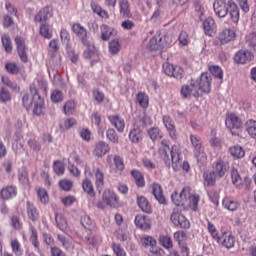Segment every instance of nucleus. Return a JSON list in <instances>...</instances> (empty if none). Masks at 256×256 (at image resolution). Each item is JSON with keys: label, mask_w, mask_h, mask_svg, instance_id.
Returning <instances> with one entry per match:
<instances>
[{"label": "nucleus", "mask_w": 256, "mask_h": 256, "mask_svg": "<svg viewBox=\"0 0 256 256\" xmlns=\"http://www.w3.org/2000/svg\"><path fill=\"white\" fill-rule=\"evenodd\" d=\"M158 153L167 167H172L174 171H179L181 167V147L173 145L169 148V142L162 140Z\"/></svg>", "instance_id": "1"}, {"label": "nucleus", "mask_w": 256, "mask_h": 256, "mask_svg": "<svg viewBox=\"0 0 256 256\" xmlns=\"http://www.w3.org/2000/svg\"><path fill=\"white\" fill-rule=\"evenodd\" d=\"M213 9L217 17L223 18L229 15L233 23H239V7L233 1L215 0Z\"/></svg>", "instance_id": "2"}, {"label": "nucleus", "mask_w": 256, "mask_h": 256, "mask_svg": "<svg viewBox=\"0 0 256 256\" xmlns=\"http://www.w3.org/2000/svg\"><path fill=\"white\" fill-rule=\"evenodd\" d=\"M153 121H151V117L147 116V114L142 113L138 117L135 118V122L133 125V129L129 132V140L131 143H139L143 140V130L145 127L151 125Z\"/></svg>", "instance_id": "3"}, {"label": "nucleus", "mask_w": 256, "mask_h": 256, "mask_svg": "<svg viewBox=\"0 0 256 256\" xmlns=\"http://www.w3.org/2000/svg\"><path fill=\"white\" fill-rule=\"evenodd\" d=\"M119 204V196L115 194L113 190H105L102 194V200H99L96 203V207L98 209H106L110 207L111 209H118Z\"/></svg>", "instance_id": "4"}, {"label": "nucleus", "mask_w": 256, "mask_h": 256, "mask_svg": "<svg viewBox=\"0 0 256 256\" xmlns=\"http://www.w3.org/2000/svg\"><path fill=\"white\" fill-rule=\"evenodd\" d=\"M236 37L237 33L235 32V30L231 28H225L216 36L214 45H216L217 47H222V45H227L228 43H231V41L236 39Z\"/></svg>", "instance_id": "5"}, {"label": "nucleus", "mask_w": 256, "mask_h": 256, "mask_svg": "<svg viewBox=\"0 0 256 256\" xmlns=\"http://www.w3.org/2000/svg\"><path fill=\"white\" fill-rule=\"evenodd\" d=\"M30 93L33 95V99H37V101L34 102V115H37L40 117V115H43V105H45V102L43 101V98L39 95V92L37 91V86L35 84L30 85Z\"/></svg>", "instance_id": "6"}, {"label": "nucleus", "mask_w": 256, "mask_h": 256, "mask_svg": "<svg viewBox=\"0 0 256 256\" xmlns=\"http://www.w3.org/2000/svg\"><path fill=\"white\" fill-rule=\"evenodd\" d=\"M190 191L191 188L186 186L182 189L180 194L174 192L171 195V199L174 205H176L177 207H185V205H187V197H190Z\"/></svg>", "instance_id": "7"}, {"label": "nucleus", "mask_w": 256, "mask_h": 256, "mask_svg": "<svg viewBox=\"0 0 256 256\" xmlns=\"http://www.w3.org/2000/svg\"><path fill=\"white\" fill-rule=\"evenodd\" d=\"M170 220L175 227H179L180 229H189L191 227V222H189L187 217L179 213V211L174 210L170 215Z\"/></svg>", "instance_id": "8"}, {"label": "nucleus", "mask_w": 256, "mask_h": 256, "mask_svg": "<svg viewBox=\"0 0 256 256\" xmlns=\"http://www.w3.org/2000/svg\"><path fill=\"white\" fill-rule=\"evenodd\" d=\"M72 31L82 44L89 46V33L85 27L79 23H74L72 25Z\"/></svg>", "instance_id": "9"}, {"label": "nucleus", "mask_w": 256, "mask_h": 256, "mask_svg": "<svg viewBox=\"0 0 256 256\" xmlns=\"http://www.w3.org/2000/svg\"><path fill=\"white\" fill-rule=\"evenodd\" d=\"M163 70L168 77H174V79H183V75L185 74V70L180 66H173L169 63L163 65Z\"/></svg>", "instance_id": "10"}, {"label": "nucleus", "mask_w": 256, "mask_h": 256, "mask_svg": "<svg viewBox=\"0 0 256 256\" xmlns=\"http://www.w3.org/2000/svg\"><path fill=\"white\" fill-rule=\"evenodd\" d=\"M243 123L235 114H230L226 119V127L230 130L232 135H239V132H236L233 129H241Z\"/></svg>", "instance_id": "11"}, {"label": "nucleus", "mask_w": 256, "mask_h": 256, "mask_svg": "<svg viewBox=\"0 0 256 256\" xmlns=\"http://www.w3.org/2000/svg\"><path fill=\"white\" fill-rule=\"evenodd\" d=\"M216 241L226 249H232V247H235V237H233L231 232H222V235L219 236V239H216Z\"/></svg>", "instance_id": "12"}, {"label": "nucleus", "mask_w": 256, "mask_h": 256, "mask_svg": "<svg viewBox=\"0 0 256 256\" xmlns=\"http://www.w3.org/2000/svg\"><path fill=\"white\" fill-rule=\"evenodd\" d=\"M213 79L211 78V74L209 73H202L199 80L198 84L200 85V90L201 93H211V81Z\"/></svg>", "instance_id": "13"}, {"label": "nucleus", "mask_w": 256, "mask_h": 256, "mask_svg": "<svg viewBox=\"0 0 256 256\" xmlns=\"http://www.w3.org/2000/svg\"><path fill=\"white\" fill-rule=\"evenodd\" d=\"M15 43L21 61H23V63H27V61H29V57L27 56V47L25 46V40L22 37L17 36L15 38Z\"/></svg>", "instance_id": "14"}, {"label": "nucleus", "mask_w": 256, "mask_h": 256, "mask_svg": "<svg viewBox=\"0 0 256 256\" xmlns=\"http://www.w3.org/2000/svg\"><path fill=\"white\" fill-rule=\"evenodd\" d=\"M109 151H111L109 144H107V142L99 141L95 144L93 155H95V157H105Z\"/></svg>", "instance_id": "15"}, {"label": "nucleus", "mask_w": 256, "mask_h": 256, "mask_svg": "<svg viewBox=\"0 0 256 256\" xmlns=\"http://www.w3.org/2000/svg\"><path fill=\"white\" fill-rule=\"evenodd\" d=\"M163 124L167 129L171 139L175 141L177 139V130L175 129V122L171 119V116H163L162 118Z\"/></svg>", "instance_id": "16"}, {"label": "nucleus", "mask_w": 256, "mask_h": 256, "mask_svg": "<svg viewBox=\"0 0 256 256\" xmlns=\"http://www.w3.org/2000/svg\"><path fill=\"white\" fill-rule=\"evenodd\" d=\"M253 59V54L247 50H240L234 56L235 63L240 65H245V63L251 61Z\"/></svg>", "instance_id": "17"}, {"label": "nucleus", "mask_w": 256, "mask_h": 256, "mask_svg": "<svg viewBox=\"0 0 256 256\" xmlns=\"http://www.w3.org/2000/svg\"><path fill=\"white\" fill-rule=\"evenodd\" d=\"M135 225L142 231H148V229H151V220L147 216L139 214L135 217Z\"/></svg>", "instance_id": "18"}, {"label": "nucleus", "mask_w": 256, "mask_h": 256, "mask_svg": "<svg viewBox=\"0 0 256 256\" xmlns=\"http://www.w3.org/2000/svg\"><path fill=\"white\" fill-rule=\"evenodd\" d=\"M51 17H53V8L46 6L36 14L34 20L41 23L43 21H47V19Z\"/></svg>", "instance_id": "19"}, {"label": "nucleus", "mask_w": 256, "mask_h": 256, "mask_svg": "<svg viewBox=\"0 0 256 256\" xmlns=\"http://www.w3.org/2000/svg\"><path fill=\"white\" fill-rule=\"evenodd\" d=\"M203 29L205 35H208V37H213V35H215V29H217V26L215 25V20L211 17L204 20Z\"/></svg>", "instance_id": "20"}, {"label": "nucleus", "mask_w": 256, "mask_h": 256, "mask_svg": "<svg viewBox=\"0 0 256 256\" xmlns=\"http://www.w3.org/2000/svg\"><path fill=\"white\" fill-rule=\"evenodd\" d=\"M152 193L156 201H158V203H160L161 205H165L166 203L165 195H163V188L159 184L154 183L152 185Z\"/></svg>", "instance_id": "21"}, {"label": "nucleus", "mask_w": 256, "mask_h": 256, "mask_svg": "<svg viewBox=\"0 0 256 256\" xmlns=\"http://www.w3.org/2000/svg\"><path fill=\"white\" fill-rule=\"evenodd\" d=\"M190 141L192 147L201 155V157H205V153L203 152V141L201 137L197 135H190Z\"/></svg>", "instance_id": "22"}, {"label": "nucleus", "mask_w": 256, "mask_h": 256, "mask_svg": "<svg viewBox=\"0 0 256 256\" xmlns=\"http://www.w3.org/2000/svg\"><path fill=\"white\" fill-rule=\"evenodd\" d=\"M109 121L118 131V133H123L125 131V120H123L118 115L109 116Z\"/></svg>", "instance_id": "23"}, {"label": "nucleus", "mask_w": 256, "mask_h": 256, "mask_svg": "<svg viewBox=\"0 0 256 256\" xmlns=\"http://www.w3.org/2000/svg\"><path fill=\"white\" fill-rule=\"evenodd\" d=\"M26 209H27V215L30 221H33V223H36V221H39V211L37 210V207L33 205L31 202H26Z\"/></svg>", "instance_id": "24"}, {"label": "nucleus", "mask_w": 256, "mask_h": 256, "mask_svg": "<svg viewBox=\"0 0 256 256\" xmlns=\"http://www.w3.org/2000/svg\"><path fill=\"white\" fill-rule=\"evenodd\" d=\"M162 38L160 34H156L148 43V48L150 51H159V49H163V44L161 43Z\"/></svg>", "instance_id": "25"}, {"label": "nucleus", "mask_w": 256, "mask_h": 256, "mask_svg": "<svg viewBox=\"0 0 256 256\" xmlns=\"http://www.w3.org/2000/svg\"><path fill=\"white\" fill-rule=\"evenodd\" d=\"M137 203L141 211H143L144 213H153V208L151 207L149 200H147L145 196H139L137 198Z\"/></svg>", "instance_id": "26"}, {"label": "nucleus", "mask_w": 256, "mask_h": 256, "mask_svg": "<svg viewBox=\"0 0 256 256\" xmlns=\"http://www.w3.org/2000/svg\"><path fill=\"white\" fill-rule=\"evenodd\" d=\"M101 39L103 41H109L110 37L113 35H117V30L113 28H109V26L103 24L101 27Z\"/></svg>", "instance_id": "27"}, {"label": "nucleus", "mask_w": 256, "mask_h": 256, "mask_svg": "<svg viewBox=\"0 0 256 256\" xmlns=\"http://www.w3.org/2000/svg\"><path fill=\"white\" fill-rule=\"evenodd\" d=\"M93 172L96 177V186L103 187L105 185V174L101 171V168L93 166Z\"/></svg>", "instance_id": "28"}, {"label": "nucleus", "mask_w": 256, "mask_h": 256, "mask_svg": "<svg viewBox=\"0 0 256 256\" xmlns=\"http://www.w3.org/2000/svg\"><path fill=\"white\" fill-rule=\"evenodd\" d=\"M17 195V188L14 186H7L1 190L2 199H13Z\"/></svg>", "instance_id": "29"}, {"label": "nucleus", "mask_w": 256, "mask_h": 256, "mask_svg": "<svg viewBox=\"0 0 256 256\" xmlns=\"http://www.w3.org/2000/svg\"><path fill=\"white\" fill-rule=\"evenodd\" d=\"M119 9L122 17H131V10L129 8V0H119Z\"/></svg>", "instance_id": "30"}, {"label": "nucleus", "mask_w": 256, "mask_h": 256, "mask_svg": "<svg viewBox=\"0 0 256 256\" xmlns=\"http://www.w3.org/2000/svg\"><path fill=\"white\" fill-rule=\"evenodd\" d=\"M246 132L252 139H256V121L249 119L246 121Z\"/></svg>", "instance_id": "31"}, {"label": "nucleus", "mask_w": 256, "mask_h": 256, "mask_svg": "<svg viewBox=\"0 0 256 256\" xmlns=\"http://www.w3.org/2000/svg\"><path fill=\"white\" fill-rule=\"evenodd\" d=\"M82 189L90 197H95V188H93V182L89 179H85L82 183Z\"/></svg>", "instance_id": "32"}, {"label": "nucleus", "mask_w": 256, "mask_h": 256, "mask_svg": "<svg viewBox=\"0 0 256 256\" xmlns=\"http://www.w3.org/2000/svg\"><path fill=\"white\" fill-rule=\"evenodd\" d=\"M231 179L235 187H237L238 189H241L243 187L244 183L243 179H241V176L239 175V171L233 169L231 172Z\"/></svg>", "instance_id": "33"}, {"label": "nucleus", "mask_w": 256, "mask_h": 256, "mask_svg": "<svg viewBox=\"0 0 256 256\" xmlns=\"http://www.w3.org/2000/svg\"><path fill=\"white\" fill-rule=\"evenodd\" d=\"M131 175L134 177L137 187H145V178L143 177V173L139 170H132Z\"/></svg>", "instance_id": "34"}, {"label": "nucleus", "mask_w": 256, "mask_h": 256, "mask_svg": "<svg viewBox=\"0 0 256 256\" xmlns=\"http://www.w3.org/2000/svg\"><path fill=\"white\" fill-rule=\"evenodd\" d=\"M222 205L224 209H227L228 211H237V209H239V203L229 198H224L222 201Z\"/></svg>", "instance_id": "35"}, {"label": "nucleus", "mask_w": 256, "mask_h": 256, "mask_svg": "<svg viewBox=\"0 0 256 256\" xmlns=\"http://www.w3.org/2000/svg\"><path fill=\"white\" fill-rule=\"evenodd\" d=\"M142 247H150V249H153V247L157 246V240L153 238L152 236H144L141 238Z\"/></svg>", "instance_id": "36"}, {"label": "nucleus", "mask_w": 256, "mask_h": 256, "mask_svg": "<svg viewBox=\"0 0 256 256\" xmlns=\"http://www.w3.org/2000/svg\"><path fill=\"white\" fill-rule=\"evenodd\" d=\"M159 242L164 249H173V239L169 235L160 236Z\"/></svg>", "instance_id": "37"}, {"label": "nucleus", "mask_w": 256, "mask_h": 256, "mask_svg": "<svg viewBox=\"0 0 256 256\" xmlns=\"http://www.w3.org/2000/svg\"><path fill=\"white\" fill-rule=\"evenodd\" d=\"M137 101L140 107H143V109H147L149 107V96H147V94L143 92L138 93Z\"/></svg>", "instance_id": "38"}, {"label": "nucleus", "mask_w": 256, "mask_h": 256, "mask_svg": "<svg viewBox=\"0 0 256 256\" xmlns=\"http://www.w3.org/2000/svg\"><path fill=\"white\" fill-rule=\"evenodd\" d=\"M216 173L219 177H223L225 175V173H227V164L222 161V160H218L216 162Z\"/></svg>", "instance_id": "39"}, {"label": "nucleus", "mask_w": 256, "mask_h": 256, "mask_svg": "<svg viewBox=\"0 0 256 256\" xmlns=\"http://www.w3.org/2000/svg\"><path fill=\"white\" fill-rule=\"evenodd\" d=\"M55 221H56L57 227L61 231H65L67 229V219H65V216H63V214H56Z\"/></svg>", "instance_id": "40"}, {"label": "nucleus", "mask_w": 256, "mask_h": 256, "mask_svg": "<svg viewBox=\"0 0 256 256\" xmlns=\"http://www.w3.org/2000/svg\"><path fill=\"white\" fill-rule=\"evenodd\" d=\"M187 201H189V207L192 209V211H197L199 208V196L198 195H191L187 196Z\"/></svg>", "instance_id": "41"}, {"label": "nucleus", "mask_w": 256, "mask_h": 256, "mask_svg": "<svg viewBox=\"0 0 256 256\" xmlns=\"http://www.w3.org/2000/svg\"><path fill=\"white\" fill-rule=\"evenodd\" d=\"M37 195L40 203H43V205H47V203H49V194L45 188H37Z\"/></svg>", "instance_id": "42"}, {"label": "nucleus", "mask_w": 256, "mask_h": 256, "mask_svg": "<svg viewBox=\"0 0 256 256\" xmlns=\"http://www.w3.org/2000/svg\"><path fill=\"white\" fill-rule=\"evenodd\" d=\"M109 51L112 55H117L121 51V43L118 39L111 40L109 43Z\"/></svg>", "instance_id": "43"}, {"label": "nucleus", "mask_w": 256, "mask_h": 256, "mask_svg": "<svg viewBox=\"0 0 256 256\" xmlns=\"http://www.w3.org/2000/svg\"><path fill=\"white\" fill-rule=\"evenodd\" d=\"M230 154L232 157L241 159V157H245V150L241 146H233L230 148Z\"/></svg>", "instance_id": "44"}, {"label": "nucleus", "mask_w": 256, "mask_h": 256, "mask_svg": "<svg viewBox=\"0 0 256 256\" xmlns=\"http://www.w3.org/2000/svg\"><path fill=\"white\" fill-rule=\"evenodd\" d=\"M106 137L109 141H111V143L114 144H119V136L117 135V132L115 131V129L110 128L106 131Z\"/></svg>", "instance_id": "45"}, {"label": "nucleus", "mask_w": 256, "mask_h": 256, "mask_svg": "<svg viewBox=\"0 0 256 256\" xmlns=\"http://www.w3.org/2000/svg\"><path fill=\"white\" fill-rule=\"evenodd\" d=\"M203 177H204L207 185H209V186L215 185V181L217 179V173H215V171L205 172L203 174Z\"/></svg>", "instance_id": "46"}, {"label": "nucleus", "mask_w": 256, "mask_h": 256, "mask_svg": "<svg viewBox=\"0 0 256 256\" xmlns=\"http://www.w3.org/2000/svg\"><path fill=\"white\" fill-rule=\"evenodd\" d=\"M210 73L219 81H223V69L219 66H210L209 67Z\"/></svg>", "instance_id": "47"}, {"label": "nucleus", "mask_w": 256, "mask_h": 256, "mask_svg": "<svg viewBox=\"0 0 256 256\" xmlns=\"http://www.w3.org/2000/svg\"><path fill=\"white\" fill-rule=\"evenodd\" d=\"M53 170L56 175H63L65 173V164L60 160H56L53 163Z\"/></svg>", "instance_id": "48"}, {"label": "nucleus", "mask_w": 256, "mask_h": 256, "mask_svg": "<svg viewBox=\"0 0 256 256\" xmlns=\"http://www.w3.org/2000/svg\"><path fill=\"white\" fill-rule=\"evenodd\" d=\"M28 147L35 153H39L41 151V142L35 138H30L28 140Z\"/></svg>", "instance_id": "49"}, {"label": "nucleus", "mask_w": 256, "mask_h": 256, "mask_svg": "<svg viewBox=\"0 0 256 256\" xmlns=\"http://www.w3.org/2000/svg\"><path fill=\"white\" fill-rule=\"evenodd\" d=\"M189 87L192 91L193 97H199V95H203V92H201V88H200L198 80L192 81L191 84L189 85Z\"/></svg>", "instance_id": "50"}, {"label": "nucleus", "mask_w": 256, "mask_h": 256, "mask_svg": "<svg viewBox=\"0 0 256 256\" xmlns=\"http://www.w3.org/2000/svg\"><path fill=\"white\" fill-rule=\"evenodd\" d=\"M18 179L22 185H29V174L25 168L19 170Z\"/></svg>", "instance_id": "51"}, {"label": "nucleus", "mask_w": 256, "mask_h": 256, "mask_svg": "<svg viewBox=\"0 0 256 256\" xmlns=\"http://www.w3.org/2000/svg\"><path fill=\"white\" fill-rule=\"evenodd\" d=\"M33 101L34 103L35 101H37V99L33 98V94H32V97L29 96V94H25L22 98V103L25 109H31V107H33Z\"/></svg>", "instance_id": "52"}, {"label": "nucleus", "mask_w": 256, "mask_h": 256, "mask_svg": "<svg viewBox=\"0 0 256 256\" xmlns=\"http://www.w3.org/2000/svg\"><path fill=\"white\" fill-rule=\"evenodd\" d=\"M11 249L13 253H15V255L17 256L23 255V250H21V244L17 239H14L11 241Z\"/></svg>", "instance_id": "53"}, {"label": "nucleus", "mask_w": 256, "mask_h": 256, "mask_svg": "<svg viewBox=\"0 0 256 256\" xmlns=\"http://www.w3.org/2000/svg\"><path fill=\"white\" fill-rule=\"evenodd\" d=\"M2 45L6 51V53H11L13 51V46L11 45V38L7 35L2 36Z\"/></svg>", "instance_id": "54"}, {"label": "nucleus", "mask_w": 256, "mask_h": 256, "mask_svg": "<svg viewBox=\"0 0 256 256\" xmlns=\"http://www.w3.org/2000/svg\"><path fill=\"white\" fill-rule=\"evenodd\" d=\"M59 187L62 189V191H71V189H73V181L63 179L59 182Z\"/></svg>", "instance_id": "55"}, {"label": "nucleus", "mask_w": 256, "mask_h": 256, "mask_svg": "<svg viewBox=\"0 0 256 256\" xmlns=\"http://www.w3.org/2000/svg\"><path fill=\"white\" fill-rule=\"evenodd\" d=\"M30 231L32 233L30 236V241L32 242V245L35 247V249H39L37 229H35V227H31Z\"/></svg>", "instance_id": "56"}, {"label": "nucleus", "mask_w": 256, "mask_h": 256, "mask_svg": "<svg viewBox=\"0 0 256 256\" xmlns=\"http://www.w3.org/2000/svg\"><path fill=\"white\" fill-rule=\"evenodd\" d=\"M51 101L52 103H61V101H63V92L60 90H54L51 93Z\"/></svg>", "instance_id": "57"}, {"label": "nucleus", "mask_w": 256, "mask_h": 256, "mask_svg": "<svg viewBox=\"0 0 256 256\" xmlns=\"http://www.w3.org/2000/svg\"><path fill=\"white\" fill-rule=\"evenodd\" d=\"M179 41V45H181L182 47H187V45H189V34H187V32L182 31L179 35L178 38Z\"/></svg>", "instance_id": "58"}, {"label": "nucleus", "mask_w": 256, "mask_h": 256, "mask_svg": "<svg viewBox=\"0 0 256 256\" xmlns=\"http://www.w3.org/2000/svg\"><path fill=\"white\" fill-rule=\"evenodd\" d=\"M81 225L84 227V229H91L93 227V220H91L89 215H83L81 217Z\"/></svg>", "instance_id": "59"}, {"label": "nucleus", "mask_w": 256, "mask_h": 256, "mask_svg": "<svg viewBox=\"0 0 256 256\" xmlns=\"http://www.w3.org/2000/svg\"><path fill=\"white\" fill-rule=\"evenodd\" d=\"M40 35L45 39H51V30L49 29V25L42 24L40 26Z\"/></svg>", "instance_id": "60"}, {"label": "nucleus", "mask_w": 256, "mask_h": 256, "mask_svg": "<svg viewBox=\"0 0 256 256\" xmlns=\"http://www.w3.org/2000/svg\"><path fill=\"white\" fill-rule=\"evenodd\" d=\"M73 111H75V102L68 101L64 105V113L65 115H73Z\"/></svg>", "instance_id": "61"}, {"label": "nucleus", "mask_w": 256, "mask_h": 256, "mask_svg": "<svg viewBox=\"0 0 256 256\" xmlns=\"http://www.w3.org/2000/svg\"><path fill=\"white\" fill-rule=\"evenodd\" d=\"M87 47V50L84 51L83 55L85 59H91L93 55H95V46L91 45V42H89V45H84Z\"/></svg>", "instance_id": "62"}, {"label": "nucleus", "mask_w": 256, "mask_h": 256, "mask_svg": "<svg viewBox=\"0 0 256 256\" xmlns=\"http://www.w3.org/2000/svg\"><path fill=\"white\" fill-rule=\"evenodd\" d=\"M114 163L116 168L119 169V171H123L125 169V163L123 162V158L119 155H115L113 157Z\"/></svg>", "instance_id": "63"}, {"label": "nucleus", "mask_w": 256, "mask_h": 256, "mask_svg": "<svg viewBox=\"0 0 256 256\" xmlns=\"http://www.w3.org/2000/svg\"><path fill=\"white\" fill-rule=\"evenodd\" d=\"M5 67L8 73H11L12 75H17V73H19V66L15 63H6Z\"/></svg>", "instance_id": "64"}]
</instances>
